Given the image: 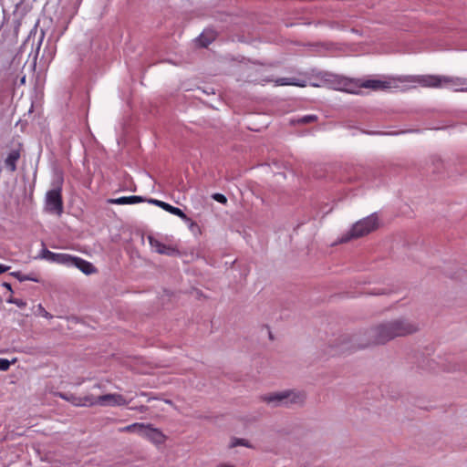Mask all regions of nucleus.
I'll return each instance as SVG.
<instances>
[{"mask_svg":"<svg viewBox=\"0 0 467 467\" xmlns=\"http://www.w3.org/2000/svg\"><path fill=\"white\" fill-rule=\"evenodd\" d=\"M419 330L418 324L407 319L397 318L381 324V343L397 337H405Z\"/></svg>","mask_w":467,"mask_h":467,"instance_id":"f257e3e1","label":"nucleus"},{"mask_svg":"<svg viewBox=\"0 0 467 467\" xmlns=\"http://www.w3.org/2000/svg\"><path fill=\"white\" fill-rule=\"evenodd\" d=\"M417 82L422 87L428 88H441V87H449L455 91V88L464 87L465 78L459 77H446V76H436V75H427V76H419L417 78Z\"/></svg>","mask_w":467,"mask_h":467,"instance_id":"f03ea898","label":"nucleus"},{"mask_svg":"<svg viewBox=\"0 0 467 467\" xmlns=\"http://www.w3.org/2000/svg\"><path fill=\"white\" fill-rule=\"evenodd\" d=\"M379 220L375 215L368 216L357 222L350 231L343 235L340 239L341 243H347L351 239L362 237L378 227Z\"/></svg>","mask_w":467,"mask_h":467,"instance_id":"7ed1b4c3","label":"nucleus"},{"mask_svg":"<svg viewBox=\"0 0 467 467\" xmlns=\"http://www.w3.org/2000/svg\"><path fill=\"white\" fill-rule=\"evenodd\" d=\"M305 399L306 395L303 392L294 390H285L264 397L265 402L276 405L301 404Z\"/></svg>","mask_w":467,"mask_h":467,"instance_id":"20e7f679","label":"nucleus"},{"mask_svg":"<svg viewBox=\"0 0 467 467\" xmlns=\"http://www.w3.org/2000/svg\"><path fill=\"white\" fill-rule=\"evenodd\" d=\"M379 89V80L378 79H342L338 83V89L351 94H358L360 88Z\"/></svg>","mask_w":467,"mask_h":467,"instance_id":"39448f33","label":"nucleus"},{"mask_svg":"<svg viewBox=\"0 0 467 467\" xmlns=\"http://www.w3.org/2000/svg\"><path fill=\"white\" fill-rule=\"evenodd\" d=\"M63 209L61 186L49 190L46 194L45 210L49 213L60 216L63 213Z\"/></svg>","mask_w":467,"mask_h":467,"instance_id":"423d86ee","label":"nucleus"},{"mask_svg":"<svg viewBox=\"0 0 467 467\" xmlns=\"http://www.w3.org/2000/svg\"><path fill=\"white\" fill-rule=\"evenodd\" d=\"M41 257L51 263H56L58 265H63L65 266L70 267L73 266V264L76 261L77 256H73L71 254L63 253H53L47 249H43L41 253Z\"/></svg>","mask_w":467,"mask_h":467,"instance_id":"0eeeda50","label":"nucleus"},{"mask_svg":"<svg viewBox=\"0 0 467 467\" xmlns=\"http://www.w3.org/2000/svg\"><path fill=\"white\" fill-rule=\"evenodd\" d=\"M411 82L408 78H395L390 76H381V90H405L409 88V83Z\"/></svg>","mask_w":467,"mask_h":467,"instance_id":"6e6552de","label":"nucleus"},{"mask_svg":"<svg viewBox=\"0 0 467 467\" xmlns=\"http://www.w3.org/2000/svg\"><path fill=\"white\" fill-rule=\"evenodd\" d=\"M144 427L145 429H143L140 434L141 437L155 445H161L166 441L167 437L161 430L154 428L151 424H144Z\"/></svg>","mask_w":467,"mask_h":467,"instance_id":"1a4fd4ad","label":"nucleus"},{"mask_svg":"<svg viewBox=\"0 0 467 467\" xmlns=\"http://www.w3.org/2000/svg\"><path fill=\"white\" fill-rule=\"evenodd\" d=\"M128 404L129 401L121 394L109 393L99 396L100 406H125Z\"/></svg>","mask_w":467,"mask_h":467,"instance_id":"9d476101","label":"nucleus"},{"mask_svg":"<svg viewBox=\"0 0 467 467\" xmlns=\"http://www.w3.org/2000/svg\"><path fill=\"white\" fill-rule=\"evenodd\" d=\"M149 242L151 248H153L160 254L174 256L180 254L178 249H176L175 247L167 245L155 238L150 237Z\"/></svg>","mask_w":467,"mask_h":467,"instance_id":"9b49d317","label":"nucleus"},{"mask_svg":"<svg viewBox=\"0 0 467 467\" xmlns=\"http://www.w3.org/2000/svg\"><path fill=\"white\" fill-rule=\"evenodd\" d=\"M145 200L141 196H122L116 199H109L108 202L112 204H119V205H124V204H135L143 202Z\"/></svg>","mask_w":467,"mask_h":467,"instance_id":"f8f14e48","label":"nucleus"},{"mask_svg":"<svg viewBox=\"0 0 467 467\" xmlns=\"http://www.w3.org/2000/svg\"><path fill=\"white\" fill-rule=\"evenodd\" d=\"M150 202H152V203H155L159 207H161L163 210L171 213L173 215H176V216H178L180 218H182V219L186 218V214L178 207H174V206H172V205H171V204H169L167 202H164L162 201H158V200H150Z\"/></svg>","mask_w":467,"mask_h":467,"instance_id":"ddd939ff","label":"nucleus"},{"mask_svg":"<svg viewBox=\"0 0 467 467\" xmlns=\"http://www.w3.org/2000/svg\"><path fill=\"white\" fill-rule=\"evenodd\" d=\"M275 86H296L305 88L306 86V80L296 78H280L275 81Z\"/></svg>","mask_w":467,"mask_h":467,"instance_id":"4468645a","label":"nucleus"},{"mask_svg":"<svg viewBox=\"0 0 467 467\" xmlns=\"http://www.w3.org/2000/svg\"><path fill=\"white\" fill-rule=\"evenodd\" d=\"M73 266L79 269L85 275L94 274L97 271V269L94 267V265L91 263H89L80 257H76V261L74 262Z\"/></svg>","mask_w":467,"mask_h":467,"instance_id":"2eb2a0df","label":"nucleus"},{"mask_svg":"<svg viewBox=\"0 0 467 467\" xmlns=\"http://www.w3.org/2000/svg\"><path fill=\"white\" fill-rule=\"evenodd\" d=\"M20 158V152L16 150H12L5 160L7 169L14 172L16 170V162Z\"/></svg>","mask_w":467,"mask_h":467,"instance_id":"dca6fc26","label":"nucleus"},{"mask_svg":"<svg viewBox=\"0 0 467 467\" xmlns=\"http://www.w3.org/2000/svg\"><path fill=\"white\" fill-rule=\"evenodd\" d=\"M144 424L145 423H139V422L132 423L130 425L119 428V432H136L140 436L143 429H145Z\"/></svg>","mask_w":467,"mask_h":467,"instance_id":"f3484780","label":"nucleus"},{"mask_svg":"<svg viewBox=\"0 0 467 467\" xmlns=\"http://www.w3.org/2000/svg\"><path fill=\"white\" fill-rule=\"evenodd\" d=\"M82 404L83 407H92L95 405H99V396L96 397L91 394L82 396Z\"/></svg>","mask_w":467,"mask_h":467,"instance_id":"a211bd4d","label":"nucleus"},{"mask_svg":"<svg viewBox=\"0 0 467 467\" xmlns=\"http://www.w3.org/2000/svg\"><path fill=\"white\" fill-rule=\"evenodd\" d=\"M214 39V34L213 32H206L202 33L199 38L198 42L200 45L203 47H208V45Z\"/></svg>","mask_w":467,"mask_h":467,"instance_id":"6ab92c4d","label":"nucleus"},{"mask_svg":"<svg viewBox=\"0 0 467 467\" xmlns=\"http://www.w3.org/2000/svg\"><path fill=\"white\" fill-rule=\"evenodd\" d=\"M63 399H65L66 400H67L68 402H70L71 404H73L74 406H77V407H83V404H82V396H76V395H62L61 396Z\"/></svg>","mask_w":467,"mask_h":467,"instance_id":"aec40b11","label":"nucleus"},{"mask_svg":"<svg viewBox=\"0 0 467 467\" xmlns=\"http://www.w3.org/2000/svg\"><path fill=\"white\" fill-rule=\"evenodd\" d=\"M11 275L16 277L19 281H34L36 283L39 282V278L34 275H22L20 272H14Z\"/></svg>","mask_w":467,"mask_h":467,"instance_id":"412c9836","label":"nucleus"},{"mask_svg":"<svg viewBox=\"0 0 467 467\" xmlns=\"http://www.w3.org/2000/svg\"><path fill=\"white\" fill-rule=\"evenodd\" d=\"M317 120V117L316 115H306L296 120L298 124H307L311 122H315Z\"/></svg>","mask_w":467,"mask_h":467,"instance_id":"4be33fe9","label":"nucleus"},{"mask_svg":"<svg viewBox=\"0 0 467 467\" xmlns=\"http://www.w3.org/2000/svg\"><path fill=\"white\" fill-rule=\"evenodd\" d=\"M10 368V362L5 358H0V370L5 371Z\"/></svg>","mask_w":467,"mask_h":467,"instance_id":"5701e85b","label":"nucleus"},{"mask_svg":"<svg viewBox=\"0 0 467 467\" xmlns=\"http://www.w3.org/2000/svg\"><path fill=\"white\" fill-rule=\"evenodd\" d=\"M213 199L221 203H225L227 202L226 197L221 193H215L213 195Z\"/></svg>","mask_w":467,"mask_h":467,"instance_id":"b1692460","label":"nucleus"},{"mask_svg":"<svg viewBox=\"0 0 467 467\" xmlns=\"http://www.w3.org/2000/svg\"><path fill=\"white\" fill-rule=\"evenodd\" d=\"M237 445H243V446H246L248 447V443L245 440H239V439H236L233 443H232V446L233 447H235Z\"/></svg>","mask_w":467,"mask_h":467,"instance_id":"393cba45","label":"nucleus"},{"mask_svg":"<svg viewBox=\"0 0 467 467\" xmlns=\"http://www.w3.org/2000/svg\"><path fill=\"white\" fill-rule=\"evenodd\" d=\"M11 267L9 265L0 264V274L7 272Z\"/></svg>","mask_w":467,"mask_h":467,"instance_id":"a878e982","label":"nucleus"},{"mask_svg":"<svg viewBox=\"0 0 467 467\" xmlns=\"http://www.w3.org/2000/svg\"><path fill=\"white\" fill-rule=\"evenodd\" d=\"M216 467H235V466L233 465V464H229V463H222V464H219Z\"/></svg>","mask_w":467,"mask_h":467,"instance_id":"bb28decb","label":"nucleus"},{"mask_svg":"<svg viewBox=\"0 0 467 467\" xmlns=\"http://www.w3.org/2000/svg\"><path fill=\"white\" fill-rule=\"evenodd\" d=\"M18 306H25V303L22 302L21 300H15L14 301Z\"/></svg>","mask_w":467,"mask_h":467,"instance_id":"cd10ccee","label":"nucleus"},{"mask_svg":"<svg viewBox=\"0 0 467 467\" xmlns=\"http://www.w3.org/2000/svg\"><path fill=\"white\" fill-rule=\"evenodd\" d=\"M3 285L5 286L7 289H11V285L8 283H4Z\"/></svg>","mask_w":467,"mask_h":467,"instance_id":"c85d7f7f","label":"nucleus"},{"mask_svg":"<svg viewBox=\"0 0 467 467\" xmlns=\"http://www.w3.org/2000/svg\"><path fill=\"white\" fill-rule=\"evenodd\" d=\"M46 317H49V314L47 312H45V315H44Z\"/></svg>","mask_w":467,"mask_h":467,"instance_id":"c756f323","label":"nucleus"},{"mask_svg":"<svg viewBox=\"0 0 467 467\" xmlns=\"http://www.w3.org/2000/svg\"><path fill=\"white\" fill-rule=\"evenodd\" d=\"M346 349H347L346 348H342L340 349V352H343V351H344V350H346Z\"/></svg>","mask_w":467,"mask_h":467,"instance_id":"7c9ffc66","label":"nucleus"},{"mask_svg":"<svg viewBox=\"0 0 467 467\" xmlns=\"http://www.w3.org/2000/svg\"><path fill=\"white\" fill-rule=\"evenodd\" d=\"M25 78H26L25 77H24V78H22V79H21V82H22V83H24V82H25Z\"/></svg>","mask_w":467,"mask_h":467,"instance_id":"2f4dec72","label":"nucleus"}]
</instances>
